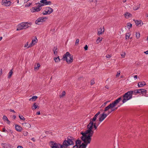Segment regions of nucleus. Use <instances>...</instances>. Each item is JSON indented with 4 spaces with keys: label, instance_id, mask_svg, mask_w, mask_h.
<instances>
[{
    "label": "nucleus",
    "instance_id": "1",
    "mask_svg": "<svg viewBox=\"0 0 148 148\" xmlns=\"http://www.w3.org/2000/svg\"><path fill=\"white\" fill-rule=\"evenodd\" d=\"M87 130L84 132H82L80 133L82 135L81 137V138L84 142L80 147L83 148L86 147L87 145L90 143L92 139L91 137L94 133V131L92 130V127L88 125L87 126Z\"/></svg>",
    "mask_w": 148,
    "mask_h": 148
},
{
    "label": "nucleus",
    "instance_id": "2",
    "mask_svg": "<svg viewBox=\"0 0 148 148\" xmlns=\"http://www.w3.org/2000/svg\"><path fill=\"white\" fill-rule=\"evenodd\" d=\"M133 94V91L130 90L121 96V97H122V98H123L122 101L123 103H124L128 100L131 99L132 98Z\"/></svg>",
    "mask_w": 148,
    "mask_h": 148
},
{
    "label": "nucleus",
    "instance_id": "3",
    "mask_svg": "<svg viewBox=\"0 0 148 148\" xmlns=\"http://www.w3.org/2000/svg\"><path fill=\"white\" fill-rule=\"evenodd\" d=\"M63 59L66 60L68 64H70L73 62V56L70 54V53L67 52L63 56Z\"/></svg>",
    "mask_w": 148,
    "mask_h": 148
},
{
    "label": "nucleus",
    "instance_id": "4",
    "mask_svg": "<svg viewBox=\"0 0 148 148\" xmlns=\"http://www.w3.org/2000/svg\"><path fill=\"white\" fill-rule=\"evenodd\" d=\"M70 138H67V140H65L63 141V145L66 147H67L69 146L73 145L74 144V141H75L74 138L72 137H70Z\"/></svg>",
    "mask_w": 148,
    "mask_h": 148
},
{
    "label": "nucleus",
    "instance_id": "5",
    "mask_svg": "<svg viewBox=\"0 0 148 148\" xmlns=\"http://www.w3.org/2000/svg\"><path fill=\"white\" fill-rule=\"evenodd\" d=\"M31 23L27 22H23L18 25L17 31H19L23 29H26L31 26Z\"/></svg>",
    "mask_w": 148,
    "mask_h": 148
},
{
    "label": "nucleus",
    "instance_id": "6",
    "mask_svg": "<svg viewBox=\"0 0 148 148\" xmlns=\"http://www.w3.org/2000/svg\"><path fill=\"white\" fill-rule=\"evenodd\" d=\"M51 144L50 146L51 148H65V147H66L63 145V142L62 145H61L59 143H56L53 141H51Z\"/></svg>",
    "mask_w": 148,
    "mask_h": 148
},
{
    "label": "nucleus",
    "instance_id": "7",
    "mask_svg": "<svg viewBox=\"0 0 148 148\" xmlns=\"http://www.w3.org/2000/svg\"><path fill=\"white\" fill-rule=\"evenodd\" d=\"M75 145H74L73 146V148H83L82 147H80V146L82 145V143L81 144L82 141L80 140H77L75 141Z\"/></svg>",
    "mask_w": 148,
    "mask_h": 148
},
{
    "label": "nucleus",
    "instance_id": "8",
    "mask_svg": "<svg viewBox=\"0 0 148 148\" xmlns=\"http://www.w3.org/2000/svg\"><path fill=\"white\" fill-rule=\"evenodd\" d=\"M98 115L95 114L92 119H91L90 120V123L88 125L90 126H91L93 128V122L95 121L97 119Z\"/></svg>",
    "mask_w": 148,
    "mask_h": 148
},
{
    "label": "nucleus",
    "instance_id": "9",
    "mask_svg": "<svg viewBox=\"0 0 148 148\" xmlns=\"http://www.w3.org/2000/svg\"><path fill=\"white\" fill-rule=\"evenodd\" d=\"M45 19H47V18L46 17H39L35 21V23L36 24L39 25L38 23L40 22H43L45 21Z\"/></svg>",
    "mask_w": 148,
    "mask_h": 148
},
{
    "label": "nucleus",
    "instance_id": "10",
    "mask_svg": "<svg viewBox=\"0 0 148 148\" xmlns=\"http://www.w3.org/2000/svg\"><path fill=\"white\" fill-rule=\"evenodd\" d=\"M2 5L6 6H9L11 3L9 0H2Z\"/></svg>",
    "mask_w": 148,
    "mask_h": 148
},
{
    "label": "nucleus",
    "instance_id": "11",
    "mask_svg": "<svg viewBox=\"0 0 148 148\" xmlns=\"http://www.w3.org/2000/svg\"><path fill=\"white\" fill-rule=\"evenodd\" d=\"M108 115L106 114H105L103 112V114H101L100 117L99 118V121L100 122H101L103 121L107 116Z\"/></svg>",
    "mask_w": 148,
    "mask_h": 148
},
{
    "label": "nucleus",
    "instance_id": "12",
    "mask_svg": "<svg viewBox=\"0 0 148 148\" xmlns=\"http://www.w3.org/2000/svg\"><path fill=\"white\" fill-rule=\"evenodd\" d=\"M115 106L112 103H110L108 106L106 107L104 110V112H106L109 110L110 109H112Z\"/></svg>",
    "mask_w": 148,
    "mask_h": 148
},
{
    "label": "nucleus",
    "instance_id": "13",
    "mask_svg": "<svg viewBox=\"0 0 148 148\" xmlns=\"http://www.w3.org/2000/svg\"><path fill=\"white\" fill-rule=\"evenodd\" d=\"M36 39L32 40L31 43H30L29 46L28 48H30L32 47L37 42L38 40L36 38V37H35Z\"/></svg>",
    "mask_w": 148,
    "mask_h": 148
},
{
    "label": "nucleus",
    "instance_id": "14",
    "mask_svg": "<svg viewBox=\"0 0 148 148\" xmlns=\"http://www.w3.org/2000/svg\"><path fill=\"white\" fill-rule=\"evenodd\" d=\"M41 9V8H40L38 7V6L37 7H34L32 8V10H31V11L32 12H38L40 11Z\"/></svg>",
    "mask_w": 148,
    "mask_h": 148
},
{
    "label": "nucleus",
    "instance_id": "15",
    "mask_svg": "<svg viewBox=\"0 0 148 148\" xmlns=\"http://www.w3.org/2000/svg\"><path fill=\"white\" fill-rule=\"evenodd\" d=\"M40 2L44 4L45 5H51L52 4L51 1H47V0H42L40 1Z\"/></svg>",
    "mask_w": 148,
    "mask_h": 148
},
{
    "label": "nucleus",
    "instance_id": "16",
    "mask_svg": "<svg viewBox=\"0 0 148 148\" xmlns=\"http://www.w3.org/2000/svg\"><path fill=\"white\" fill-rule=\"evenodd\" d=\"M122 97H120L115 100L113 103L114 106H115L121 100Z\"/></svg>",
    "mask_w": 148,
    "mask_h": 148
},
{
    "label": "nucleus",
    "instance_id": "17",
    "mask_svg": "<svg viewBox=\"0 0 148 148\" xmlns=\"http://www.w3.org/2000/svg\"><path fill=\"white\" fill-rule=\"evenodd\" d=\"M22 125L24 126L25 128L28 129L31 127V125L27 123H22Z\"/></svg>",
    "mask_w": 148,
    "mask_h": 148
},
{
    "label": "nucleus",
    "instance_id": "18",
    "mask_svg": "<svg viewBox=\"0 0 148 148\" xmlns=\"http://www.w3.org/2000/svg\"><path fill=\"white\" fill-rule=\"evenodd\" d=\"M104 31V28L103 27V28H100L98 29V34L99 35L103 33Z\"/></svg>",
    "mask_w": 148,
    "mask_h": 148
},
{
    "label": "nucleus",
    "instance_id": "19",
    "mask_svg": "<svg viewBox=\"0 0 148 148\" xmlns=\"http://www.w3.org/2000/svg\"><path fill=\"white\" fill-rule=\"evenodd\" d=\"M15 128L16 130L18 132L21 131L22 129V127L18 125H15Z\"/></svg>",
    "mask_w": 148,
    "mask_h": 148
},
{
    "label": "nucleus",
    "instance_id": "20",
    "mask_svg": "<svg viewBox=\"0 0 148 148\" xmlns=\"http://www.w3.org/2000/svg\"><path fill=\"white\" fill-rule=\"evenodd\" d=\"M138 86L139 87H142L144 85H146L145 83V82H139L138 83Z\"/></svg>",
    "mask_w": 148,
    "mask_h": 148
},
{
    "label": "nucleus",
    "instance_id": "21",
    "mask_svg": "<svg viewBox=\"0 0 148 148\" xmlns=\"http://www.w3.org/2000/svg\"><path fill=\"white\" fill-rule=\"evenodd\" d=\"M140 93L143 95H145L147 92V90L144 89H140Z\"/></svg>",
    "mask_w": 148,
    "mask_h": 148
},
{
    "label": "nucleus",
    "instance_id": "22",
    "mask_svg": "<svg viewBox=\"0 0 148 148\" xmlns=\"http://www.w3.org/2000/svg\"><path fill=\"white\" fill-rule=\"evenodd\" d=\"M133 92V93H134V95H136L137 94H140V89H136L132 90Z\"/></svg>",
    "mask_w": 148,
    "mask_h": 148
},
{
    "label": "nucleus",
    "instance_id": "23",
    "mask_svg": "<svg viewBox=\"0 0 148 148\" xmlns=\"http://www.w3.org/2000/svg\"><path fill=\"white\" fill-rule=\"evenodd\" d=\"M136 26L138 25L139 24H141L142 23V24L141 25H142L143 24V23L141 21H138L137 20V21H136Z\"/></svg>",
    "mask_w": 148,
    "mask_h": 148
},
{
    "label": "nucleus",
    "instance_id": "24",
    "mask_svg": "<svg viewBox=\"0 0 148 148\" xmlns=\"http://www.w3.org/2000/svg\"><path fill=\"white\" fill-rule=\"evenodd\" d=\"M124 15L125 17L126 18V16H128V17H130L132 16V14H131L129 13L128 12H126L124 14Z\"/></svg>",
    "mask_w": 148,
    "mask_h": 148
},
{
    "label": "nucleus",
    "instance_id": "25",
    "mask_svg": "<svg viewBox=\"0 0 148 148\" xmlns=\"http://www.w3.org/2000/svg\"><path fill=\"white\" fill-rule=\"evenodd\" d=\"M53 59L56 62H58L60 61V59L59 56H58L57 57H54Z\"/></svg>",
    "mask_w": 148,
    "mask_h": 148
},
{
    "label": "nucleus",
    "instance_id": "26",
    "mask_svg": "<svg viewBox=\"0 0 148 148\" xmlns=\"http://www.w3.org/2000/svg\"><path fill=\"white\" fill-rule=\"evenodd\" d=\"M49 11V14H51L53 12V9H52L50 7L46 8V10Z\"/></svg>",
    "mask_w": 148,
    "mask_h": 148
},
{
    "label": "nucleus",
    "instance_id": "27",
    "mask_svg": "<svg viewBox=\"0 0 148 148\" xmlns=\"http://www.w3.org/2000/svg\"><path fill=\"white\" fill-rule=\"evenodd\" d=\"M36 103H34L32 106V108L33 110L36 109L38 107V106H36Z\"/></svg>",
    "mask_w": 148,
    "mask_h": 148
},
{
    "label": "nucleus",
    "instance_id": "28",
    "mask_svg": "<svg viewBox=\"0 0 148 148\" xmlns=\"http://www.w3.org/2000/svg\"><path fill=\"white\" fill-rule=\"evenodd\" d=\"M12 70H12H10V72L8 73V78H10L11 77L12 75V74L13 72Z\"/></svg>",
    "mask_w": 148,
    "mask_h": 148
},
{
    "label": "nucleus",
    "instance_id": "29",
    "mask_svg": "<svg viewBox=\"0 0 148 148\" xmlns=\"http://www.w3.org/2000/svg\"><path fill=\"white\" fill-rule=\"evenodd\" d=\"M140 4H139V5H138L137 6H135L133 7V9L134 10H138L140 7Z\"/></svg>",
    "mask_w": 148,
    "mask_h": 148
},
{
    "label": "nucleus",
    "instance_id": "30",
    "mask_svg": "<svg viewBox=\"0 0 148 148\" xmlns=\"http://www.w3.org/2000/svg\"><path fill=\"white\" fill-rule=\"evenodd\" d=\"M42 14L44 15H46L47 14H49V11L46 10V8L45 10L42 13Z\"/></svg>",
    "mask_w": 148,
    "mask_h": 148
},
{
    "label": "nucleus",
    "instance_id": "31",
    "mask_svg": "<svg viewBox=\"0 0 148 148\" xmlns=\"http://www.w3.org/2000/svg\"><path fill=\"white\" fill-rule=\"evenodd\" d=\"M38 98V97L37 96H33L32 98L29 99L30 100L32 99V101H35L36 99Z\"/></svg>",
    "mask_w": 148,
    "mask_h": 148
},
{
    "label": "nucleus",
    "instance_id": "32",
    "mask_svg": "<svg viewBox=\"0 0 148 148\" xmlns=\"http://www.w3.org/2000/svg\"><path fill=\"white\" fill-rule=\"evenodd\" d=\"M66 94V92L65 91H63L61 95H60V97L61 98L63 97Z\"/></svg>",
    "mask_w": 148,
    "mask_h": 148
},
{
    "label": "nucleus",
    "instance_id": "33",
    "mask_svg": "<svg viewBox=\"0 0 148 148\" xmlns=\"http://www.w3.org/2000/svg\"><path fill=\"white\" fill-rule=\"evenodd\" d=\"M54 49H55L53 50V53L55 55H56L57 53V48L56 47H54Z\"/></svg>",
    "mask_w": 148,
    "mask_h": 148
},
{
    "label": "nucleus",
    "instance_id": "34",
    "mask_svg": "<svg viewBox=\"0 0 148 148\" xmlns=\"http://www.w3.org/2000/svg\"><path fill=\"white\" fill-rule=\"evenodd\" d=\"M38 5L37 6L40 8H42L41 7L44 6V4L42 3H38Z\"/></svg>",
    "mask_w": 148,
    "mask_h": 148
},
{
    "label": "nucleus",
    "instance_id": "35",
    "mask_svg": "<svg viewBox=\"0 0 148 148\" xmlns=\"http://www.w3.org/2000/svg\"><path fill=\"white\" fill-rule=\"evenodd\" d=\"M102 38H101L100 37H99L97 40L96 42L98 44L99 42L102 40Z\"/></svg>",
    "mask_w": 148,
    "mask_h": 148
},
{
    "label": "nucleus",
    "instance_id": "36",
    "mask_svg": "<svg viewBox=\"0 0 148 148\" xmlns=\"http://www.w3.org/2000/svg\"><path fill=\"white\" fill-rule=\"evenodd\" d=\"M19 117L20 119L24 121L25 120V118L22 115H19Z\"/></svg>",
    "mask_w": 148,
    "mask_h": 148
},
{
    "label": "nucleus",
    "instance_id": "37",
    "mask_svg": "<svg viewBox=\"0 0 148 148\" xmlns=\"http://www.w3.org/2000/svg\"><path fill=\"white\" fill-rule=\"evenodd\" d=\"M99 124H98L97 126L96 125V123H93V126L94 127V128H95V130L97 129V128L98 125H99Z\"/></svg>",
    "mask_w": 148,
    "mask_h": 148
},
{
    "label": "nucleus",
    "instance_id": "38",
    "mask_svg": "<svg viewBox=\"0 0 148 148\" xmlns=\"http://www.w3.org/2000/svg\"><path fill=\"white\" fill-rule=\"evenodd\" d=\"M140 34L139 32L136 33V37L137 38H138L140 37Z\"/></svg>",
    "mask_w": 148,
    "mask_h": 148
},
{
    "label": "nucleus",
    "instance_id": "39",
    "mask_svg": "<svg viewBox=\"0 0 148 148\" xmlns=\"http://www.w3.org/2000/svg\"><path fill=\"white\" fill-rule=\"evenodd\" d=\"M127 27H130L129 29L130 28H131L132 27V24H131V23H128L127 24Z\"/></svg>",
    "mask_w": 148,
    "mask_h": 148
},
{
    "label": "nucleus",
    "instance_id": "40",
    "mask_svg": "<svg viewBox=\"0 0 148 148\" xmlns=\"http://www.w3.org/2000/svg\"><path fill=\"white\" fill-rule=\"evenodd\" d=\"M29 43V42H26V44L25 45L24 47H27V48H29L28 47V46H29V45H28Z\"/></svg>",
    "mask_w": 148,
    "mask_h": 148
},
{
    "label": "nucleus",
    "instance_id": "41",
    "mask_svg": "<svg viewBox=\"0 0 148 148\" xmlns=\"http://www.w3.org/2000/svg\"><path fill=\"white\" fill-rule=\"evenodd\" d=\"M8 119L7 117V116H6L4 115L3 116V119L4 121L7 120Z\"/></svg>",
    "mask_w": 148,
    "mask_h": 148
},
{
    "label": "nucleus",
    "instance_id": "42",
    "mask_svg": "<svg viewBox=\"0 0 148 148\" xmlns=\"http://www.w3.org/2000/svg\"><path fill=\"white\" fill-rule=\"evenodd\" d=\"M130 35L129 33H127L125 35V38L126 39H127V38H129L130 37Z\"/></svg>",
    "mask_w": 148,
    "mask_h": 148
},
{
    "label": "nucleus",
    "instance_id": "43",
    "mask_svg": "<svg viewBox=\"0 0 148 148\" xmlns=\"http://www.w3.org/2000/svg\"><path fill=\"white\" fill-rule=\"evenodd\" d=\"M107 103H108V102H105L104 103H103L101 105V107H105Z\"/></svg>",
    "mask_w": 148,
    "mask_h": 148
},
{
    "label": "nucleus",
    "instance_id": "44",
    "mask_svg": "<svg viewBox=\"0 0 148 148\" xmlns=\"http://www.w3.org/2000/svg\"><path fill=\"white\" fill-rule=\"evenodd\" d=\"M79 42V40L78 39H76V42H75V45H77V44H78Z\"/></svg>",
    "mask_w": 148,
    "mask_h": 148
},
{
    "label": "nucleus",
    "instance_id": "45",
    "mask_svg": "<svg viewBox=\"0 0 148 148\" xmlns=\"http://www.w3.org/2000/svg\"><path fill=\"white\" fill-rule=\"evenodd\" d=\"M120 73H121V72L120 71H119L117 72V74L116 75V77H119L120 75Z\"/></svg>",
    "mask_w": 148,
    "mask_h": 148
},
{
    "label": "nucleus",
    "instance_id": "46",
    "mask_svg": "<svg viewBox=\"0 0 148 148\" xmlns=\"http://www.w3.org/2000/svg\"><path fill=\"white\" fill-rule=\"evenodd\" d=\"M95 84V82L94 79H92L91 80L90 82V84L91 85H92Z\"/></svg>",
    "mask_w": 148,
    "mask_h": 148
},
{
    "label": "nucleus",
    "instance_id": "47",
    "mask_svg": "<svg viewBox=\"0 0 148 148\" xmlns=\"http://www.w3.org/2000/svg\"><path fill=\"white\" fill-rule=\"evenodd\" d=\"M84 48L85 50H88V46L87 45H86L84 47Z\"/></svg>",
    "mask_w": 148,
    "mask_h": 148
},
{
    "label": "nucleus",
    "instance_id": "48",
    "mask_svg": "<svg viewBox=\"0 0 148 148\" xmlns=\"http://www.w3.org/2000/svg\"><path fill=\"white\" fill-rule=\"evenodd\" d=\"M2 132H7L8 131L4 127L2 129Z\"/></svg>",
    "mask_w": 148,
    "mask_h": 148
},
{
    "label": "nucleus",
    "instance_id": "49",
    "mask_svg": "<svg viewBox=\"0 0 148 148\" xmlns=\"http://www.w3.org/2000/svg\"><path fill=\"white\" fill-rule=\"evenodd\" d=\"M111 56H112L111 55H107L106 56V57L107 58H110Z\"/></svg>",
    "mask_w": 148,
    "mask_h": 148
},
{
    "label": "nucleus",
    "instance_id": "50",
    "mask_svg": "<svg viewBox=\"0 0 148 148\" xmlns=\"http://www.w3.org/2000/svg\"><path fill=\"white\" fill-rule=\"evenodd\" d=\"M117 108H115V109H113V108H112V109H111V112H113V111L115 110Z\"/></svg>",
    "mask_w": 148,
    "mask_h": 148
},
{
    "label": "nucleus",
    "instance_id": "51",
    "mask_svg": "<svg viewBox=\"0 0 148 148\" xmlns=\"http://www.w3.org/2000/svg\"><path fill=\"white\" fill-rule=\"evenodd\" d=\"M6 121H7V123L8 124L10 125V121L8 119H7Z\"/></svg>",
    "mask_w": 148,
    "mask_h": 148
},
{
    "label": "nucleus",
    "instance_id": "52",
    "mask_svg": "<svg viewBox=\"0 0 148 148\" xmlns=\"http://www.w3.org/2000/svg\"><path fill=\"white\" fill-rule=\"evenodd\" d=\"M31 4V3H29V4H27V5H25V7H28Z\"/></svg>",
    "mask_w": 148,
    "mask_h": 148
},
{
    "label": "nucleus",
    "instance_id": "53",
    "mask_svg": "<svg viewBox=\"0 0 148 148\" xmlns=\"http://www.w3.org/2000/svg\"><path fill=\"white\" fill-rule=\"evenodd\" d=\"M31 140L34 142H35L36 141L35 139L34 138H32Z\"/></svg>",
    "mask_w": 148,
    "mask_h": 148
},
{
    "label": "nucleus",
    "instance_id": "54",
    "mask_svg": "<svg viewBox=\"0 0 148 148\" xmlns=\"http://www.w3.org/2000/svg\"><path fill=\"white\" fill-rule=\"evenodd\" d=\"M125 53H124V54H121V56L123 58H124V57H125Z\"/></svg>",
    "mask_w": 148,
    "mask_h": 148
},
{
    "label": "nucleus",
    "instance_id": "55",
    "mask_svg": "<svg viewBox=\"0 0 148 148\" xmlns=\"http://www.w3.org/2000/svg\"><path fill=\"white\" fill-rule=\"evenodd\" d=\"M10 111L11 112H14V113H15V112L13 110H12L11 109H10Z\"/></svg>",
    "mask_w": 148,
    "mask_h": 148
},
{
    "label": "nucleus",
    "instance_id": "56",
    "mask_svg": "<svg viewBox=\"0 0 148 148\" xmlns=\"http://www.w3.org/2000/svg\"><path fill=\"white\" fill-rule=\"evenodd\" d=\"M2 69H0V75H1L2 74Z\"/></svg>",
    "mask_w": 148,
    "mask_h": 148
},
{
    "label": "nucleus",
    "instance_id": "57",
    "mask_svg": "<svg viewBox=\"0 0 148 148\" xmlns=\"http://www.w3.org/2000/svg\"><path fill=\"white\" fill-rule=\"evenodd\" d=\"M27 133H28L27 132H26L25 133H24L23 134H24V136H26L27 135Z\"/></svg>",
    "mask_w": 148,
    "mask_h": 148
},
{
    "label": "nucleus",
    "instance_id": "58",
    "mask_svg": "<svg viewBox=\"0 0 148 148\" xmlns=\"http://www.w3.org/2000/svg\"><path fill=\"white\" fill-rule=\"evenodd\" d=\"M37 66L38 68H39V67L40 66V65L39 63H38L37 64Z\"/></svg>",
    "mask_w": 148,
    "mask_h": 148
},
{
    "label": "nucleus",
    "instance_id": "59",
    "mask_svg": "<svg viewBox=\"0 0 148 148\" xmlns=\"http://www.w3.org/2000/svg\"><path fill=\"white\" fill-rule=\"evenodd\" d=\"M17 148H23V147L22 146L19 145L18 146Z\"/></svg>",
    "mask_w": 148,
    "mask_h": 148
},
{
    "label": "nucleus",
    "instance_id": "60",
    "mask_svg": "<svg viewBox=\"0 0 148 148\" xmlns=\"http://www.w3.org/2000/svg\"><path fill=\"white\" fill-rule=\"evenodd\" d=\"M12 118L14 119H15L16 118V116L15 115H13L12 116Z\"/></svg>",
    "mask_w": 148,
    "mask_h": 148
},
{
    "label": "nucleus",
    "instance_id": "61",
    "mask_svg": "<svg viewBox=\"0 0 148 148\" xmlns=\"http://www.w3.org/2000/svg\"><path fill=\"white\" fill-rule=\"evenodd\" d=\"M144 53L146 54H148V51H144Z\"/></svg>",
    "mask_w": 148,
    "mask_h": 148
},
{
    "label": "nucleus",
    "instance_id": "62",
    "mask_svg": "<svg viewBox=\"0 0 148 148\" xmlns=\"http://www.w3.org/2000/svg\"><path fill=\"white\" fill-rule=\"evenodd\" d=\"M36 114L37 115H39L40 114V112L39 111L38 112L36 113Z\"/></svg>",
    "mask_w": 148,
    "mask_h": 148
},
{
    "label": "nucleus",
    "instance_id": "63",
    "mask_svg": "<svg viewBox=\"0 0 148 148\" xmlns=\"http://www.w3.org/2000/svg\"><path fill=\"white\" fill-rule=\"evenodd\" d=\"M100 112L99 111L97 113H96V114H97V115L98 116L99 114H100Z\"/></svg>",
    "mask_w": 148,
    "mask_h": 148
},
{
    "label": "nucleus",
    "instance_id": "64",
    "mask_svg": "<svg viewBox=\"0 0 148 148\" xmlns=\"http://www.w3.org/2000/svg\"><path fill=\"white\" fill-rule=\"evenodd\" d=\"M134 77L135 78L137 79V75H135L134 76Z\"/></svg>",
    "mask_w": 148,
    "mask_h": 148
}]
</instances>
